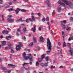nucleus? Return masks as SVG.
<instances>
[{"instance_id":"obj_1","label":"nucleus","mask_w":73,"mask_h":73,"mask_svg":"<svg viewBox=\"0 0 73 73\" xmlns=\"http://www.w3.org/2000/svg\"><path fill=\"white\" fill-rule=\"evenodd\" d=\"M28 56H27V54L25 53V52H24L22 56L24 58L25 60H28L29 59L30 62L29 64L30 65L32 64V62L34 60H33V56H32L31 54H29L28 55Z\"/></svg>"},{"instance_id":"obj_2","label":"nucleus","mask_w":73,"mask_h":73,"mask_svg":"<svg viewBox=\"0 0 73 73\" xmlns=\"http://www.w3.org/2000/svg\"><path fill=\"white\" fill-rule=\"evenodd\" d=\"M47 45L48 49L51 50H52V48H52V45H51V42H50L49 38H48L47 39Z\"/></svg>"},{"instance_id":"obj_3","label":"nucleus","mask_w":73,"mask_h":73,"mask_svg":"<svg viewBox=\"0 0 73 73\" xmlns=\"http://www.w3.org/2000/svg\"><path fill=\"white\" fill-rule=\"evenodd\" d=\"M31 18H29L28 19L30 21H31L32 22L33 21H36V20L35 19V17H34V13H33V12H31Z\"/></svg>"},{"instance_id":"obj_4","label":"nucleus","mask_w":73,"mask_h":73,"mask_svg":"<svg viewBox=\"0 0 73 73\" xmlns=\"http://www.w3.org/2000/svg\"><path fill=\"white\" fill-rule=\"evenodd\" d=\"M71 45V44H70V43H68L67 44L68 46H69V48L70 49L69 51H70V53L71 56H72V57H73V48L70 47Z\"/></svg>"},{"instance_id":"obj_5","label":"nucleus","mask_w":73,"mask_h":73,"mask_svg":"<svg viewBox=\"0 0 73 73\" xmlns=\"http://www.w3.org/2000/svg\"><path fill=\"white\" fill-rule=\"evenodd\" d=\"M62 0V1H63V2H64L65 4H66L67 5H68L69 6H70V7H71V8H72V7H71V6L72 5V3H71L70 2L66 0Z\"/></svg>"},{"instance_id":"obj_6","label":"nucleus","mask_w":73,"mask_h":73,"mask_svg":"<svg viewBox=\"0 0 73 73\" xmlns=\"http://www.w3.org/2000/svg\"><path fill=\"white\" fill-rule=\"evenodd\" d=\"M18 43L19 45L17 46L16 48V50H17V51H18V50H19L20 49L21 47H22V46H23V45L22 44V43H21L20 42H19Z\"/></svg>"},{"instance_id":"obj_7","label":"nucleus","mask_w":73,"mask_h":73,"mask_svg":"<svg viewBox=\"0 0 73 73\" xmlns=\"http://www.w3.org/2000/svg\"><path fill=\"white\" fill-rule=\"evenodd\" d=\"M12 17V15L9 16L8 17L7 19V20L8 21H10V23H13V22L14 21V20L11 19Z\"/></svg>"},{"instance_id":"obj_8","label":"nucleus","mask_w":73,"mask_h":73,"mask_svg":"<svg viewBox=\"0 0 73 73\" xmlns=\"http://www.w3.org/2000/svg\"><path fill=\"white\" fill-rule=\"evenodd\" d=\"M49 63L48 62H47L46 63H41L40 64L41 66H48V63Z\"/></svg>"},{"instance_id":"obj_9","label":"nucleus","mask_w":73,"mask_h":73,"mask_svg":"<svg viewBox=\"0 0 73 73\" xmlns=\"http://www.w3.org/2000/svg\"><path fill=\"white\" fill-rule=\"evenodd\" d=\"M58 4H60V5H62L64 7H66V5H65V4L64 3L61 2L60 1H59L58 2Z\"/></svg>"},{"instance_id":"obj_10","label":"nucleus","mask_w":73,"mask_h":73,"mask_svg":"<svg viewBox=\"0 0 73 73\" xmlns=\"http://www.w3.org/2000/svg\"><path fill=\"white\" fill-rule=\"evenodd\" d=\"M46 3L48 5V7H50V4H51V3H50V1L49 0H47L46 1Z\"/></svg>"},{"instance_id":"obj_11","label":"nucleus","mask_w":73,"mask_h":73,"mask_svg":"<svg viewBox=\"0 0 73 73\" xmlns=\"http://www.w3.org/2000/svg\"><path fill=\"white\" fill-rule=\"evenodd\" d=\"M39 41L40 42H44V38H43V37L42 36H40V40Z\"/></svg>"},{"instance_id":"obj_12","label":"nucleus","mask_w":73,"mask_h":73,"mask_svg":"<svg viewBox=\"0 0 73 73\" xmlns=\"http://www.w3.org/2000/svg\"><path fill=\"white\" fill-rule=\"evenodd\" d=\"M58 12H60L61 11V7L60 6H59L58 7Z\"/></svg>"},{"instance_id":"obj_13","label":"nucleus","mask_w":73,"mask_h":73,"mask_svg":"<svg viewBox=\"0 0 73 73\" xmlns=\"http://www.w3.org/2000/svg\"><path fill=\"white\" fill-rule=\"evenodd\" d=\"M20 11V9L19 8H17L15 10V12L16 13H18Z\"/></svg>"},{"instance_id":"obj_14","label":"nucleus","mask_w":73,"mask_h":73,"mask_svg":"<svg viewBox=\"0 0 73 73\" xmlns=\"http://www.w3.org/2000/svg\"><path fill=\"white\" fill-rule=\"evenodd\" d=\"M2 33L3 34H8V31L5 30H3L2 32Z\"/></svg>"},{"instance_id":"obj_15","label":"nucleus","mask_w":73,"mask_h":73,"mask_svg":"<svg viewBox=\"0 0 73 73\" xmlns=\"http://www.w3.org/2000/svg\"><path fill=\"white\" fill-rule=\"evenodd\" d=\"M8 66H12V68H15V67L16 66L10 64H8Z\"/></svg>"},{"instance_id":"obj_16","label":"nucleus","mask_w":73,"mask_h":73,"mask_svg":"<svg viewBox=\"0 0 73 73\" xmlns=\"http://www.w3.org/2000/svg\"><path fill=\"white\" fill-rule=\"evenodd\" d=\"M19 21H21V22H23L24 20H22V18H21L19 20H16V22H19Z\"/></svg>"},{"instance_id":"obj_17","label":"nucleus","mask_w":73,"mask_h":73,"mask_svg":"<svg viewBox=\"0 0 73 73\" xmlns=\"http://www.w3.org/2000/svg\"><path fill=\"white\" fill-rule=\"evenodd\" d=\"M35 27H36V26H34V28H32V31L34 32H35V30H36V28H35Z\"/></svg>"},{"instance_id":"obj_18","label":"nucleus","mask_w":73,"mask_h":73,"mask_svg":"<svg viewBox=\"0 0 73 73\" xmlns=\"http://www.w3.org/2000/svg\"><path fill=\"white\" fill-rule=\"evenodd\" d=\"M39 65H40L39 62L38 61L36 62V66H39Z\"/></svg>"},{"instance_id":"obj_19","label":"nucleus","mask_w":73,"mask_h":73,"mask_svg":"<svg viewBox=\"0 0 73 73\" xmlns=\"http://www.w3.org/2000/svg\"><path fill=\"white\" fill-rule=\"evenodd\" d=\"M2 70L5 71V72H7V68L6 67L2 68Z\"/></svg>"},{"instance_id":"obj_20","label":"nucleus","mask_w":73,"mask_h":73,"mask_svg":"<svg viewBox=\"0 0 73 73\" xmlns=\"http://www.w3.org/2000/svg\"><path fill=\"white\" fill-rule=\"evenodd\" d=\"M62 27L63 28V29H65V28H66V27L65 26V25L63 24H62L61 25Z\"/></svg>"},{"instance_id":"obj_21","label":"nucleus","mask_w":73,"mask_h":73,"mask_svg":"<svg viewBox=\"0 0 73 73\" xmlns=\"http://www.w3.org/2000/svg\"><path fill=\"white\" fill-rule=\"evenodd\" d=\"M70 27H68L66 28V30L68 32H69L70 31Z\"/></svg>"},{"instance_id":"obj_22","label":"nucleus","mask_w":73,"mask_h":73,"mask_svg":"<svg viewBox=\"0 0 73 73\" xmlns=\"http://www.w3.org/2000/svg\"><path fill=\"white\" fill-rule=\"evenodd\" d=\"M8 45L9 46V48H11V46H12V45L10 43V42H8Z\"/></svg>"},{"instance_id":"obj_23","label":"nucleus","mask_w":73,"mask_h":73,"mask_svg":"<svg viewBox=\"0 0 73 73\" xmlns=\"http://www.w3.org/2000/svg\"><path fill=\"white\" fill-rule=\"evenodd\" d=\"M28 64H29V63H24L23 64H22V66H25L26 65H28Z\"/></svg>"},{"instance_id":"obj_24","label":"nucleus","mask_w":73,"mask_h":73,"mask_svg":"<svg viewBox=\"0 0 73 73\" xmlns=\"http://www.w3.org/2000/svg\"><path fill=\"white\" fill-rule=\"evenodd\" d=\"M2 44L3 45H5V44H6V42H5V41H3L2 42Z\"/></svg>"},{"instance_id":"obj_25","label":"nucleus","mask_w":73,"mask_h":73,"mask_svg":"<svg viewBox=\"0 0 73 73\" xmlns=\"http://www.w3.org/2000/svg\"><path fill=\"white\" fill-rule=\"evenodd\" d=\"M33 45V43L31 42V43L29 45V46H32Z\"/></svg>"},{"instance_id":"obj_26","label":"nucleus","mask_w":73,"mask_h":73,"mask_svg":"<svg viewBox=\"0 0 73 73\" xmlns=\"http://www.w3.org/2000/svg\"><path fill=\"white\" fill-rule=\"evenodd\" d=\"M27 31V29L26 28H24L23 29V32H25Z\"/></svg>"},{"instance_id":"obj_27","label":"nucleus","mask_w":73,"mask_h":73,"mask_svg":"<svg viewBox=\"0 0 73 73\" xmlns=\"http://www.w3.org/2000/svg\"><path fill=\"white\" fill-rule=\"evenodd\" d=\"M45 59L46 61H49V56H47L46 57Z\"/></svg>"},{"instance_id":"obj_28","label":"nucleus","mask_w":73,"mask_h":73,"mask_svg":"<svg viewBox=\"0 0 73 73\" xmlns=\"http://www.w3.org/2000/svg\"><path fill=\"white\" fill-rule=\"evenodd\" d=\"M46 54H43L41 56V57L42 59L44 58H45V56Z\"/></svg>"},{"instance_id":"obj_29","label":"nucleus","mask_w":73,"mask_h":73,"mask_svg":"<svg viewBox=\"0 0 73 73\" xmlns=\"http://www.w3.org/2000/svg\"><path fill=\"white\" fill-rule=\"evenodd\" d=\"M21 27L20 26L19 27V28L18 29L17 31L18 32H21V30H20V29H21Z\"/></svg>"},{"instance_id":"obj_30","label":"nucleus","mask_w":73,"mask_h":73,"mask_svg":"<svg viewBox=\"0 0 73 73\" xmlns=\"http://www.w3.org/2000/svg\"><path fill=\"white\" fill-rule=\"evenodd\" d=\"M21 12H26V10L22 9L21 10Z\"/></svg>"},{"instance_id":"obj_31","label":"nucleus","mask_w":73,"mask_h":73,"mask_svg":"<svg viewBox=\"0 0 73 73\" xmlns=\"http://www.w3.org/2000/svg\"><path fill=\"white\" fill-rule=\"evenodd\" d=\"M11 53H15V51H14V50L12 49H11Z\"/></svg>"},{"instance_id":"obj_32","label":"nucleus","mask_w":73,"mask_h":73,"mask_svg":"<svg viewBox=\"0 0 73 73\" xmlns=\"http://www.w3.org/2000/svg\"><path fill=\"white\" fill-rule=\"evenodd\" d=\"M42 58H40L38 59V60L39 62H41L42 61Z\"/></svg>"},{"instance_id":"obj_33","label":"nucleus","mask_w":73,"mask_h":73,"mask_svg":"<svg viewBox=\"0 0 73 73\" xmlns=\"http://www.w3.org/2000/svg\"><path fill=\"white\" fill-rule=\"evenodd\" d=\"M71 40H73V38H71V37H70L68 38V41H70Z\"/></svg>"},{"instance_id":"obj_34","label":"nucleus","mask_w":73,"mask_h":73,"mask_svg":"<svg viewBox=\"0 0 73 73\" xmlns=\"http://www.w3.org/2000/svg\"><path fill=\"white\" fill-rule=\"evenodd\" d=\"M13 9H8V11H9V12H11V11H13Z\"/></svg>"},{"instance_id":"obj_35","label":"nucleus","mask_w":73,"mask_h":73,"mask_svg":"<svg viewBox=\"0 0 73 73\" xmlns=\"http://www.w3.org/2000/svg\"><path fill=\"white\" fill-rule=\"evenodd\" d=\"M63 47H65L66 46V43H65V42H64V43L63 45Z\"/></svg>"},{"instance_id":"obj_36","label":"nucleus","mask_w":73,"mask_h":73,"mask_svg":"<svg viewBox=\"0 0 73 73\" xmlns=\"http://www.w3.org/2000/svg\"><path fill=\"white\" fill-rule=\"evenodd\" d=\"M25 69V70H28V69H30L31 68V67H28V68H26L25 67L24 68Z\"/></svg>"},{"instance_id":"obj_37","label":"nucleus","mask_w":73,"mask_h":73,"mask_svg":"<svg viewBox=\"0 0 73 73\" xmlns=\"http://www.w3.org/2000/svg\"><path fill=\"white\" fill-rule=\"evenodd\" d=\"M46 21H49V18L48 17H47L46 18Z\"/></svg>"},{"instance_id":"obj_38","label":"nucleus","mask_w":73,"mask_h":73,"mask_svg":"<svg viewBox=\"0 0 73 73\" xmlns=\"http://www.w3.org/2000/svg\"><path fill=\"white\" fill-rule=\"evenodd\" d=\"M53 68L54 69V68H55V66H53V65H51V69H53Z\"/></svg>"},{"instance_id":"obj_39","label":"nucleus","mask_w":73,"mask_h":73,"mask_svg":"<svg viewBox=\"0 0 73 73\" xmlns=\"http://www.w3.org/2000/svg\"><path fill=\"white\" fill-rule=\"evenodd\" d=\"M50 51L49 50L47 51V53L48 54H49L50 53Z\"/></svg>"},{"instance_id":"obj_40","label":"nucleus","mask_w":73,"mask_h":73,"mask_svg":"<svg viewBox=\"0 0 73 73\" xmlns=\"http://www.w3.org/2000/svg\"><path fill=\"white\" fill-rule=\"evenodd\" d=\"M62 23H64V24H66V20L63 21L62 22Z\"/></svg>"},{"instance_id":"obj_41","label":"nucleus","mask_w":73,"mask_h":73,"mask_svg":"<svg viewBox=\"0 0 73 73\" xmlns=\"http://www.w3.org/2000/svg\"><path fill=\"white\" fill-rule=\"evenodd\" d=\"M1 18H2L3 21H4V17L3 16V15L2 16Z\"/></svg>"},{"instance_id":"obj_42","label":"nucleus","mask_w":73,"mask_h":73,"mask_svg":"<svg viewBox=\"0 0 73 73\" xmlns=\"http://www.w3.org/2000/svg\"><path fill=\"white\" fill-rule=\"evenodd\" d=\"M70 20H71V21H73V17H70Z\"/></svg>"},{"instance_id":"obj_43","label":"nucleus","mask_w":73,"mask_h":73,"mask_svg":"<svg viewBox=\"0 0 73 73\" xmlns=\"http://www.w3.org/2000/svg\"><path fill=\"white\" fill-rule=\"evenodd\" d=\"M34 42H36V38H34L33 39Z\"/></svg>"},{"instance_id":"obj_44","label":"nucleus","mask_w":73,"mask_h":73,"mask_svg":"<svg viewBox=\"0 0 73 73\" xmlns=\"http://www.w3.org/2000/svg\"><path fill=\"white\" fill-rule=\"evenodd\" d=\"M62 36H64L65 35V34L64 33V31H62Z\"/></svg>"},{"instance_id":"obj_45","label":"nucleus","mask_w":73,"mask_h":73,"mask_svg":"<svg viewBox=\"0 0 73 73\" xmlns=\"http://www.w3.org/2000/svg\"><path fill=\"white\" fill-rule=\"evenodd\" d=\"M61 52H62V50H60V54L61 56H62V53Z\"/></svg>"},{"instance_id":"obj_46","label":"nucleus","mask_w":73,"mask_h":73,"mask_svg":"<svg viewBox=\"0 0 73 73\" xmlns=\"http://www.w3.org/2000/svg\"><path fill=\"white\" fill-rule=\"evenodd\" d=\"M9 4L10 5H11L12 4V3L10 2L9 3Z\"/></svg>"},{"instance_id":"obj_47","label":"nucleus","mask_w":73,"mask_h":73,"mask_svg":"<svg viewBox=\"0 0 73 73\" xmlns=\"http://www.w3.org/2000/svg\"><path fill=\"white\" fill-rule=\"evenodd\" d=\"M3 2L2 0H0V4H3Z\"/></svg>"},{"instance_id":"obj_48","label":"nucleus","mask_w":73,"mask_h":73,"mask_svg":"<svg viewBox=\"0 0 73 73\" xmlns=\"http://www.w3.org/2000/svg\"><path fill=\"white\" fill-rule=\"evenodd\" d=\"M23 40L24 41H25V40H26V37L25 36H24Z\"/></svg>"},{"instance_id":"obj_49","label":"nucleus","mask_w":73,"mask_h":73,"mask_svg":"<svg viewBox=\"0 0 73 73\" xmlns=\"http://www.w3.org/2000/svg\"><path fill=\"white\" fill-rule=\"evenodd\" d=\"M42 21L43 22H44L45 21V19L44 18H43L42 19Z\"/></svg>"},{"instance_id":"obj_50","label":"nucleus","mask_w":73,"mask_h":73,"mask_svg":"<svg viewBox=\"0 0 73 73\" xmlns=\"http://www.w3.org/2000/svg\"><path fill=\"white\" fill-rule=\"evenodd\" d=\"M38 29L39 31H41V28L40 27H39L38 28Z\"/></svg>"},{"instance_id":"obj_51","label":"nucleus","mask_w":73,"mask_h":73,"mask_svg":"<svg viewBox=\"0 0 73 73\" xmlns=\"http://www.w3.org/2000/svg\"><path fill=\"white\" fill-rule=\"evenodd\" d=\"M8 7H9V6H7L5 7V9H7L8 8Z\"/></svg>"},{"instance_id":"obj_52","label":"nucleus","mask_w":73,"mask_h":73,"mask_svg":"<svg viewBox=\"0 0 73 73\" xmlns=\"http://www.w3.org/2000/svg\"><path fill=\"white\" fill-rule=\"evenodd\" d=\"M0 38H3V35H1Z\"/></svg>"},{"instance_id":"obj_53","label":"nucleus","mask_w":73,"mask_h":73,"mask_svg":"<svg viewBox=\"0 0 73 73\" xmlns=\"http://www.w3.org/2000/svg\"><path fill=\"white\" fill-rule=\"evenodd\" d=\"M7 29H8V31H11V29L9 28H7Z\"/></svg>"},{"instance_id":"obj_54","label":"nucleus","mask_w":73,"mask_h":73,"mask_svg":"<svg viewBox=\"0 0 73 73\" xmlns=\"http://www.w3.org/2000/svg\"><path fill=\"white\" fill-rule=\"evenodd\" d=\"M54 15H55V13H54V11L52 13V16H54Z\"/></svg>"},{"instance_id":"obj_55","label":"nucleus","mask_w":73,"mask_h":73,"mask_svg":"<svg viewBox=\"0 0 73 73\" xmlns=\"http://www.w3.org/2000/svg\"><path fill=\"white\" fill-rule=\"evenodd\" d=\"M39 16V17H40V13H38L37 14Z\"/></svg>"},{"instance_id":"obj_56","label":"nucleus","mask_w":73,"mask_h":73,"mask_svg":"<svg viewBox=\"0 0 73 73\" xmlns=\"http://www.w3.org/2000/svg\"><path fill=\"white\" fill-rule=\"evenodd\" d=\"M5 61H8V59H7V58L5 57Z\"/></svg>"},{"instance_id":"obj_57","label":"nucleus","mask_w":73,"mask_h":73,"mask_svg":"<svg viewBox=\"0 0 73 73\" xmlns=\"http://www.w3.org/2000/svg\"><path fill=\"white\" fill-rule=\"evenodd\" d=\"M58 44L59 45H61V43H60V42H58Z\"/></svg>"},{"instance_id":"obj_58","label":"nucleus","mask_w":73,"mask_h":73,"mask_svg":"<svg viewBox=\"0 0 73 73\" xmlns=\"http://www.w3.org/2000/svg\"><path fill=\"white\" fill-rule=\"evenodd\" d=\"M16 35V36H18L19 35V33H17Z\"/></svg>"},{"instance_id":"obj_59","label":"nucleus","mask_w":73,"mask_h":73,"mask_svg":"<svg viewBox=\"0 0 73 73\" xmlns=\"http://www.w3.org/2000/svg\"><path fill=\"white\" fill-rule=\"evenodd\" d=\"M8 49V47H5V49Z\"/></svg>"},{"instance_id":"obj_60","label":"nucleus","mask_w":73,"mask_h":73,"mask_svg":"<svg viewBox=\"0 0 73 73\" xmlns=\"http://www.w3.org/2000/svg\"><path fill=\"white\" fill-rule=\"evenodd\" d=\"M47 25H49L50 24H49V21H47Z\"/></svg>"},{"instance_id":"obj_61","label":"nucleus","mask_w":73,"mask_h":73,"mask_svg":"<svg viewBox=\"0 0 73 73\" xmlns=\"http://www.w3.org/2000/svg\"><path fill=\"white\" fill-rule=\"evenodd\" d=\"M63 66H61L59 67L60 68H62Z\"/></svg>"},{"instance_id":"obj_62","label":"nucleus","mask_w":73,"mask_h":73,"mask_svg":"<svg viewBox=\"0 0 73 73\" xmlns=\"http://www.w3.org/2000/svg\"><path fill=\"white\" fill-rule=\"evenodd\" d=\"M6 38L7 40H8V39L9 38L8 37V36H7Z\"/></svg>"},{"instance_id":"obj_63","label":"nucleus","mask_w":73,"mask_h":73,"mask_svg":"<svg viewBox=\"0 0 73 73\" xmlns=\"http://www.w3.org/2000/svg\"><path fill=\"white\" fill-rule=\"evenodd\" d=\"M28 20V19H27L26 20V23H28V22L27 21Z\"/></svg>"},{"instance_id":"obj_64","label":"nucleus","mask_w":73,"mask_h":73,"mask_svg":"<svg viewBox=\"0 0 73 73\" xmlns=\"http://www.w3.org/2000/svg\"><path fill=\"white\" fill-rule=\"evenodd\" d=\"M70 70L71 71H73V68L72 69H71Z\"/></svg>"}]
</instances>
